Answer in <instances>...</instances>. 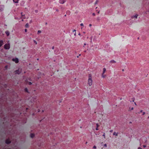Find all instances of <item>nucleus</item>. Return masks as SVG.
<instances>
[{
	"label": "nucleus",
	"mask_w": 149,
	"mask_h": 149,
	"mask_svg": "<svg viewBox=\"0 0 149 149\" xmlns=\"http://www.w3.org/2000/svg\"><path fill=\"white\" fill-rule=\"evenodd\" d=\"M89 78L88 79V84L90 86L92 84V80L91 79V74H89Z\"/></svg>",
	"instance_id": "obj_1"
},
{
	"label": "nucleus",
	"mask_w": 149,
	"mask_h": 149,
	"mask_svg": "<svg viewBox=\"0 0 149 149\" xmlns=\"http://www.w3.org/2000/svg\"><path fill=\"white\" fill-rule=\"evenodd\" d=\"M36 98L37 97L36 96L31 97L30 98V101L31 102H35Z\"/></svg>",
	"instance_id": "obj_2"
},
{
	"label": "nucleus",
	"mask_w": 149,
	"mask_h": 149,
	"mask_svg": "<svg viewBox=\"0 0 149 149\" xmlns=\"http://www.w3.org/2000/svg\"><path fill=\"white\" fill-rule=\"evenodd\" d=\"M4 48L6 49H9L10 48V45L9 44H6L4 47Z\"/></svg>",
	"instance_id": "obj_3"
},
{
	"label": "nucleus",
	"mask_w": 149,
	"mask_h": 149,
	"mask_svg": "<svg viewBox=\"0 0 149 149\" xmlns=\"http://www.w3.org/2000/svg\"><path fill=\"white\" fill-rule=\"evenodd\" d=\"M13 61L15 62L16 63H18L19 62L18 59L17 58H13L12 59Z\"/></svg>",
	"instance_id": "obj_4"
},
{
	"label": "nucleus",
	"mask_w": 149,
	"mask_h": 149,
	"mask_svg": "<svg viewBox=\"0 0 149 149\" xmlns=\"http://www.w3.org/2000/svg\"><path fill=\"white\" fill-rule=\"evenodd\" d=\"M11 141L9 139H7L5 140V143L7 144H9L11 143Z\"/></svg>",
	"instance_id": "obj_5"
},
{
	"label": "nucleus",
	"mask_w": 149,
	"mask_h": 149,
	"mask_svg": "<svg viewBox=\"0 0 149 149\" xmlns=\"http://www.w3.org/2000/svg\"><path fill=\"white\" fill-rule=\"evenodd\" d=\"M22 72V70L19 71V70L15 71V72L16 74H19Z\"/></svg>",
	"instance_id": "obj_6"
},
{
	"label": "nucleus",
	"mask_w": 149,
	"mask_h": 149,
	"mask_svg": "<svg viewBox=\"0 0 149 149\" xmlns=\"http://www.w3.org/2000/svg\"><path fill=\"white\" fill-rule=\"evenodd\" d=\"M30 136L31 138H33L34 137L35 134L33 133H31L30 134Z\"/></svg>",
	"instance_id": "obj_7"
},
{
	"label": "nucleus",
	"mask_w": 149,
	"mask_h": 149,
	"mask_svg": "<svg viewBox=\"0 0 149 149\" xmlns=\"http://www.w3.org/2000/svg\"><path fill=\"white\" fill-rule=\"evenodd\" d=\"M138 16V15L137 14H136L134 16H132V18L133 17H135V18H137Z\"/></svg>",
	"instance_id": "obj_8"
},
{
	"label": "nucleus",
	"mask_w": 149,
	"mask_h": 149,
	"mask_svg": "<svg viewBox=\"0 0 149 149\" xmlns=\"http://www.w3.org/2000/svg\"><path fill=\"white\" fill-rule=\"evenodd\" d=\"M3 43V41H0V47L2 45Z\"/></svg>",
	"instance_id": "obj_9"
},
{
	"label": "nucleus",
	"mask_w": 149,
	"mask_h": 149,
	"mask_svg": "<svg viewBox=\"0 0 149 149\" xmlns=\"http://www.w3.org/2000/svg\"><path fill=\"white\" fill-rule=\"evenodd\" d=\"M118 133H116V132H114L113 133V135H116V136H117L118 135Z\"/></svg>",
	"instance_id": "obj_10"
},
{
	"label": "nucleus",
	"mask_w": 149,
	"mask_h": 149,
	"mask_svg": "<svg viewBox=\"0 0 149 149\" xmlns=\"http://www.w3.org/2000/svg\"><path fill=\"white\" fill-rule=\"evenodd\" d=\"M24 90L26 92H27L28 93H29V92L28 91V90L27 88H25L24 89Z\"/></svg>",
	"instance_id": "obj_11"
},
{
	"label": "nucleus",
	"mask_w": 149,
	"mask_h": 149,
	"mask_svg": "<svg viewBox=\"0 0 149 149\" xmlns=\"http://www.w3.org/2000/svg\"><path fill=\"white\" fill-rule=\"evenodd\" d=\"M13 1L15 3H17L18 2V0H13Z\"/></svg>",
	"instance_id": "obj_12"
},
{
	"label": "nucleus",
	"mask_w": 149,
	"mask_h": 149,
	"mask_svg": "<svg viewBox=\"0 0 149 149\" xmlns=\"http://www.w3.org/2000/svg\"><path fill=\"white\" fill-rule=\"evenodd\" d=\"M6 35H7V36H9V33L8 32L6 31Z\"/></svg>",
	"instance_id": "obj_13"
},
{
	"label": "nucleus",
	"mask_w": 149,
	"mask_h": 149,
	"mask_svg": "<svg viewBox=\"0 0 149 149\" xmlns=\"http://www.w3.org/2000/svg\"><path fill=\"white\" fill-rule=\"evenodd\" d=\"M29 26V25L28 23L26 24L25 25V26L26 27H28Z\"/></svg>",
	"instance_id": "obj_14"
},
{
	"label": "nucleus",
	"mask_w": 149,
	"mask_h": 149,
	"mask_svg": "<svg viewBox=\"0 0 149 149\" xmlns=\"http://www.w3.org/2000/svg\"><path fill=\"white\" fill-rule=\"evenodd\" d=\"M106 71V69L105 68H104L103 69V74Z\"/></svg>",
	"instance_id": "obj_15"
},
{
	"label": "nucleus",
	"mask_w": 149,
	"mask_h": 149,
	"mask_svg": "<svg viewBox=\"0 0 149 149\" xmlns=\"http://www.w3.org/2000/svg\"><path fill=\"white\" fill-rule=\"evenodd\" d=\"M111 62H112V63H115L116 62V61H114V60H112L111 61Z\"/></svg>",
	"instance_id": "obj_16"
},
{
	"label": "nucleus",
	"mask_w": 149,
	"mask_h": 149,
	"mask_svg": "<svg viewBox=\"0 0 149 149\" xmlns=\"http://www.w3.org/2000/svg\"><path fill=\"white\" fill-rule=\"evenodd\" d=\"M29 85H31L32 84V83L31 82H29Z\"/></svg>",
	"instance_id": "obj_17"
},
{
	"label": "nucleus",
	"mask_w": 149,
	"mask_h": 149,
	"mask_svg": "<svg viewBox=\"0 0 149 149\" xmlns=\"http://www.w3.org/2000/svg\"><path fill=\"white\" fill-rule=\"evenodd\" d=\"M130 110H132L133 109V108L132 107L131 109H130Z\"/></svg>",
	"instance_id": "obj_18"
},
{
	"label": "nucleus",
	"mask_w": 149,
	"mask_h": 149,
	"mask_svg": "<svg viewBox=\"0 0 149 149\" xmlns=\"http://www.w3.org/2000/svg\"><path fill=\"white\" fill-rule=\"evenodd\" d=\"M104 146L106 147H107V145L106 144H104Z\"/></svg>",
	"instance_id": "obj_19"
},
{
	"label": "nucleus",
	"mask_w": 149,
	"mask_h": 149,
	"mask_svg": "<svg viewBox=\"0 0 149 149\" xmlns=\"http://www.w3.org/2000/svg\"><path fill=\"white\" fill-rule=\"evenodd\" d=\"M94 148H96V147L95 146H94L93 147Z\"/></svg>",
	"instance_id": "obj_20"
},
{
	"label": "nucleus",
	"mask_w": 149,
	"mask_h": 149,
	"mask_svg": "<svg viewBox=\"0 0 149 149\" xmlns=\"http://www.w3.org/2000/svg\"><path fill=\"white\" fill-rule=\"evenodd\" d=\"M38 33H40L41 32V31H38Z\"/></svg>",
	"instance_id": "obj_21"
},
{
	"label": "nucleus",
	"mask_w": 149,
	"mask_h": 149,
	"mask_svg": "<svg viewBox=\"0 0 149 149\" xmlns=\"http://www.w3.org/2000/svg\"><path fill=\"white\" fill-rule=\"evenodd\" d=\"M96 125H97V127H98L99 126V125H98V124L97 123L96 124Z\"/></svg>",
	"instance_id": "obj_22"
},
{
	"label": "nucleus",
	"mask_w": 149,
	"mask_h": 149,
	"mask_svg": "<svg viewBox=\"0 0 149 149\" xmlns=\"http://www.w3.org/2000/svg\"><path fill=\"white\" fill-rule=\"evenodd\" d=\"M98 130V127H97L96 128V130Z\"/></svg>",
	"instance_id": "obj_23"
},
{
	"label": "nucleus",
	"mask_w": 149,
	"mask_h": 149,
	"mask_svg": "<svg viewBox=\"0 0 149 149\" xmlns=\"http://www.w3.org/2000/svg\"><path fill=\"white\" fill-rule=\"evenodd\" d=\"M103 136H104V137L105 138V133H104V134L103 135Z\"/></svg>",
	"instance_id": "obj_24"
},
{
	"label": "nucleus",
	"mask_w": 149,
	"mask_h": 149,
	"mask_svg": "<svg viewBox=\"0 0 149 149\" xmlns=\"http://www.w3.org/2000/svg\"><path fill=\"white\" fill-rule=\"evenodd\" d=\"M34 42L36 43V44H37V42L36 41H35V40H34Z\"/></svg>",
	"instance_id": "obj_25"
},
{
	"label": "nucleus",
	"mask_w": 149,
	"mask_h": 149,
	"mask_svg": "<svg viewBox=\"0 0 149 149\" xmlns=\"http://www.w3.org/2000/svg\"><path fill=\"white\" fill-rule=\"evenodd\" d=\"M145 114V112H143V113L142 115H144Z\"/></svg>",
	"instance_id": "obj_26"
},
{
	"label": "nucleus",
	"mask_w": 149,
	"mask_h": 149,
	"mask_svg": "<svg viewBox=\"0 0 149 149\" xmlns=\"http://www.w3.org/2000/svg\"><path fill=\"white\" fill-rule=\"evenodd\" d=\"M80 25L81 26H83V24H81Z\"/></svg>",
	"instance_id": "obj_27"
},
{
	"label": "nucleus",
	"mask_w": 149,
	"mask_h": 149,
	"mask_svg": "<svg viewBox=\"0 0 149 149\" xmlns=\"http://www.w3.org/2000/svg\"><path fill=\"white\" fill-rule=\"evenodd\" d=\"M25 32H26L27 31V29H25Z\"/></svg>",
	"instance_id": "obj_28"
},
{
	"label": "nucleus",
	"mask_w": 149,
	"mask_h": 149,
	"mask_svg": "<svg viewBox=\"0 0 149 149\" xmlns=\"http://www.w3.org/2000/svg\"><path fill=\"white\" fill-rule=\"evenodd\" d=\"M21 15H22V16H23V15H23V13H21Z\"/></svg>",
	"instance_id": "obj_29"
},
{
	"label": "nucleus",
	"mask_w": 149,
	"mask_h": 149,
	"mask_svg": "<svg viewBox=\"0 0 149 149\" xmlns=\"http://www.w3.org/2000/svg\"><path fill=\"white\" fill-rule=\"evenodd\" d=\"M143 147H144V148H145L146 147V146L145 145H143Z\"/></svg>",
	"instance_id": "obj_30"
},
{
	"label": "nucleus",
	"mask_w": 149,
	"mask_h": 149,
	"mask_svg": "<svg viewBox=\"0 0 149 149\" xmlns=\"http://www.w3.org/2000/svg\"><path fill=\"white\" fill-rule=\"evenodd\" d=\"M138 149H142L141 148L139 147L138 148Z\"/></svg>",
	"instance_id": "obj_31"
},
{
	"label": "nucleus",
	"mask_w": 149,
	"mask_h": 149,
	"mask_svg": "<svg viewBox=\"0 0 149 149\" xmlns=\"http://www.w3.org/2000/svg\"><path fill=\"white\" fill-rule=\"evenodd\" d=\"M93 15H94V16L95 15V14L94 13H93Z\"/></svg>",
	"instance_id": "obj_32"
},
{
	"label": "nucleus",
	"mask_w": 149,
	"mask_h": 149,
	"mask_svg": "<svg viewBox=\"0 0 149 149\" xmlns=\"http://www.w3.org/2000/svg\"><path fill=\"white\" fill-rule=\"evenodd\" d=\"M5 68H6V69H7V66H5Z\"/></svg>",
	"instance_id": "obj_33"
},
{
	"label": "nucleus",
	"mask_w": 149,
	"mask_h": 149,
	"mask_svg": "<svg viewBox=\"0 0 149 149\" xmlns=\"http://www.w3.org/2000/svg\"><path fill=\"white\" fill-rule=\"evenodd\" d=\"M52 49H54V47H52Z\"/></svg>",
	"instance_id": "obj_34"
},
{
	"label": "nucleus",
	"mask_w": 149,
	"mask_h": 149,
	"mask_svg": "<svg viewBox=\"0 0 149 149\" xmlns=\"http://www.w3.org/2000/svg\"><path fill=\"white\" fill-rule=\"evenodd\" d=\"M142 110H141L140 111L141 112H142Z\"/></svg>",
	"instance_id": "obj_35"
},
{
	"label": "nucleus",
	"mask_w": 149,
	"mask_h": 149,
	"mask_svg": "<svg viewBox=\"0 0 149 149\" xmlns=\"http://www.w3.org/2000/svg\"><path fill=\"white\" fill-rule=\"evenodd\" d=\"M45 24H47V23L46 22V23H45Z\"/></svg>",
	"instance_id": "obj_36"
},
{
	"label": "nucleus",
	"mask_w": 149,
	"mask_h": 149,
	"mask_svg": "<svg viewBox=\"0 0 149 149\" xmlns=\"http://www.w3.org/2000/svg\"><path fill=\"white\" fill-rule=\"evenodd\" d=\"M90 25V26H91V24H90V25Z\"/></svg>",
	"instance_id": "obj_37"
},
{
	"label": "nucleus",
	"mask_w": 149,
	"mask_h": 149,
	"mask_svg": "<svg viewBox=\"0 0 149 149\" xmlns=\"http://www.w3.org/2000/svg\"><path fill=\"white\" fill-rule=\"evenodd\" d=\"M122 71H124V69H123V70H122Z\"/></svg>",
	"instance_id": "obj_38"
},
{
	"label": "nucleus",
	"mask_w": 149,
	"mask_h": 149,
	"mask_svg": "<svg viewBox=\"0 0 149 149\" xmlns=\"http://www.w3.org/2000/svg\"><path fill=\"white\" fill-rule=\"evenodd\" d=\"M130 123H132V122H130Z\"/></svg>",
	"instance_id": "obj_39"
},
{
	"label": "nucleus",
	"mask_w": 149,
	"mask_h": 149,
	"mask_svg": "<svg viewBox=\"0 0 149 149\" xmlns=\"http://www.w3.org/2000/svg\"><path fill=\"white\" fill-rule=\"evenodd\" d=\"M135 105H136V103H135Z\"/></svg>",
	"instance_id": "obj_40"
},
{
	"label": "nucleus",
	"mask_w": 149,
	"mask_h": 149,
	"mask_svg": "<svg viewBox=\"0 0 149 149\" xmlns=\"http://www.w3.org/2000/svg\"><path fill=\"white\" fill-rule=\"evenodd\" d=\"M74 31H75V30H74Z\"/></svg>",
	"instance_id": "obj_41"
},
{
	"label": "nucleus",
	"mask_w": 149,
	"mask_h": 149,
	"mask_svg": "<svg viewBox=\"0 0 149 149\" xmlns=\"http://www.w3.org/2000/svg\"><path fill=\"white\" fill-rule=\"evenodd\" d=\"M79 56H80V55H81V54H79Z\"/></svg>",
	"instance_id": "obj_42"
},
{
	"label": "nucleus",
	"mask_w": 149,
	"mask_h": 149,
	"mask_svg": "<svg viewBox=\"0 0 149 149\" xmlns=\"http://www.w3.org/2000/svg\"><path fill=\"white\" fill-rule=\"evenodd\" d=\"M22 21H23V19H22Z\"/></svg>",
	"instance_id": "obj_43"
},
{
	"label": "nucleus",
	"mask_w": 149,
	"mask_h": 149,
	"mask_svg": "<svg viewBox=\"0 0 149 149\" xmlns=\"http://www.w3.org/2000/svg\"><path fill=\"white\" fill-rule=\"evenodd\" d=\"M77 58H78L79 57H78V56H77Z\"/></svg>",
	"instance_id": "obj_44"
},
{
	"label": "nucleus",
	"mask_w": 149,
	"mask_h": 149,
	"mask_svg": "<svg viewBox=\"0 0 149 149\" xmlns=\"http://www.w3.org/2000/svg\"><path fill=\"white\" fill-rule=\"evenodd\" d=\"M148 118H149V116L148 117Z\"/></svg>",
	"instance_id": "obj_45"
}]
</instances>
